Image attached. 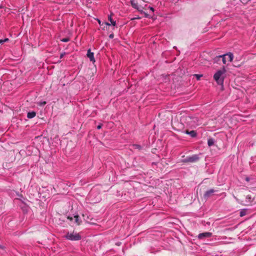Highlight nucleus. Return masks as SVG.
Here are the masks:
<instances>
[{"instance_id":"obj_31","label":"nucleus","mask_w":256,"mask_h":256,"mask_svg":"<svg viewBox=\"0 0 256 256\" xmlns=\"http://www.w3.org/2000/svg\"><path fill=\"white\" fill-rule=\"evenodd\" d=\"M246 180L247 181H248V180H249L248 178H246Z\"/></svg>"},{"instance_id":"obj_4","label":"nucleus","mask_w":256,"mask_h":256,"mask_svg":"<svg viewBox=\"0 0 256 256\" xmlns=\"http://www.w3.org/2000/svg\"><path fill=\"white\" fill-rule=\"evenodd\" d=\"M222 61L224 64H226L228 62H231L234 58V56L232 53L229 52L226 54L222 55Z\"/></svg>"},{"instance_id":"obj_11","label":"nucleus","mask_w":256,"mask_h":256,"mask_svg":"<svg viewBox=\"0 0 256 256\" xmlns=\"http://www.w3.org/2000/svg\"><path fill=\"white\" fill-rule=\"evenodd\" d=\"M74 220L75 222L77 225H80V224L81 221L80 220V217L76 215L74 216Z\"/></svg>"},{"instance_id":"obj_15","label":"nucleus","mask_w":256,"mask_h":256,"mask_svg":"<svg viewBox=\"0 0 256 256\" xmlns=\"http://www.w3.org/2000/svg\"><path fill=\"white\" fill-rule=\"evenodd\" d=\"M108 20L110 22H111V24L113 26H115L116 24V21H114L112 18V16H109L108 17Z\"/></svg>"},{"instance_id":"obj_10","label":"nucleus","mask_w":256,"mask_h":256,"mask_svg":"<svg viewBox=\"0 0 256 256\" xmlns=\"http://www.w3.org/2000/svg\"><path fill=\"white\" fill-rule=\"evenodd\" d=\"M36 116V112H28L27 114V118H32L35 117Z\"/></svg>"},{"instance_id":"obj_28","label":"nucleus","mask_w":256,"mask_h":256,"mask_svg":"<svg viewBox=\"0 0 256 256\" xmlns=\"http://www.w3.org/2000/svg\"><path fill=\"white\" fill-rule=\"evenodd\" d=\"M98 22L100 25H102V26L103 25L102 24H101V21L99 20H98Z\"/></svg>"},{"instance_id":"obj_30","label":"nucleus","mask_w":256,"mask_h":256,"mask_svg":"<svg viewBox=\"0 0 256 256\" xmlns=\"http://www.w3.org/2000/svg\"><path fill=\"white\" fill-rule=\"evenodd\" d=\"M144 14L145 16H146V17H148V14L146 13V12H144Z\"/></svg>"},{"instance_id":"obj_2","label":"nucleus","mask_w":256,"mask_h":256,"mask_svg":"<svg viewBox=\"0 0 256 256\" xmlns=\"http://www.w3.org/2000/svg\"><path fill=\"white\" fill-rule=\"evenodd\" d=\"M226 72L224 67L222 70H218L214 76V78L218 84H221L223 83L224 78L222 74Z\"/></svg>"},{"instance_id":"obj_25","label":"nucleus","mask_w":256,"mask_h":256,"mask_svg":"<svg viewBox=\"0 0 256 256\" xmlns=\"http://www.w3.org/2000/svg\"><path fill=\"white\" fill-rule=\"evenodd\" d=\"M68 218L70 220H72L74 218L72 217L68 216Z\"/></svg>"},{"instance_id":"obj_17","label":"nucleus","mask_w":256,"mask_h":256,"mask_svg":"<svg viewBox=\"0 0 256 256\" xmlns=\"http://www.w3.org/2000/svg\"><path fill=\"white\" fill-rule=\"evenodd\" d=\"M246 214V212L244 210H242L240 212V216H245Z\"/></svg>"},{"instance_id":"obj_18","label":"nucleus","mask_w":256,"mask_h":256,"mask_svg":"<svg viewBox=\"0 0 256 256\" xmlns=\"http://www.w3.org/2000/svg\"><path fill=\"white\" fill-rule=\"evenodd\" d=\"M70 40L69 38H64L62 40V41L63 42H68Z\"/></svg>"},{"instance_id":"obj_22","label":"nucleus","mask_w":256,"mask_h":256,"mask_svg":"<svg viewBox=\"0 0 256 256\" xmlns=\"http://www.w3.org/2000/svg\"><path fill=\"white\" fill-rule=\"evenodd\" d=\"M148 8L152 12H154V8L152 7L148 6Z\"/></svg>"},{"instance_id":"obj_23","label":"nucleus","mask_w":256,"mask_h":256,"mask_svg":"<svg viewBox=\"0 0 256 256\" xmlns=\"http://www.w3.org/2000/svg\"><path fill=\"white\" fill-rule=\"evenodd\" d=\"M104 24L106 26H110V24L108 22H102V24Z\"/></svg>"},{"instance_id":"obj_1","label":"nucleus","mask_w":256,"mask_h":256,"mask_svg":"<svg viewBox=\"0 0 256 256\" xmlns=\"http://www.w3.org/2000/svg\"><path fill=\"white\" fill-rule=\"evenodd\" d=\"M130 2L132 6L141 12H143V10L146 9V5L144 3L146 2L144 0H131Z\"/></svg>"},{"instance_id":"obj_14","label":"nucleus","mask_w":256,"mask_h":256,"mask_svg":"<svg viewBox=\"0 0 256 256\" xmlns=\"http://www.w3.org/2000/svg\"><path fill=\"white\" fill-rule=\"evenodd\" d=\"M214 140L212 138H210L208 140V146H210L212 145H214Z\"/></svg>"},{"instance_id":"obj_26","label":"nucleus","mask_w":256,"mask_h":256,"mask_svg":"<svg viewBox=\"0 0 256 256\" xmlns=\"http://www.w3.org/2000/svg\"><path fill=\"white\" fill-rule=\"evenodd\" d=\"M102 128V125H98L97 126L98 129H100V128Z\"/></svg>"},{"instance_id":"obj_8","label":"nucleus","mask_w":256,"mask_h":256,"mask_svg":"<svg viewBox=\"0 0 256 256\" xmlns=\"http://www.w3.org/2000/svg\"><path fill=\"white\" fill-rule=\"evenodd\" d=\"M87 56L90 58V60L92 62H95V60L94 58V53L91 52L90 50L89 49L88 50L87 52Z\"/></svg>"},{"instance_id":"obj_3","label":"nucleus","mask_w":256,"mask_h":256,"mask_svg":"<svg viewBox=\"0 0 256 256\" xmlns=\"http://www.w3.org/2000/svg\"><path fill=\"white\" fill-rule=\"evenodd\" d=\"M66 238L70 240H78L81 239V236L79 234L76 232L68 233L66 236Z\"/></svg>"},{"instance_id":"obj_5","label":"nucleus","mask_w":256,"mask_h":256,"mask_svg":"<svg viewBox=\"0 0 256 256\" xmlns=\"http://www.w3.org/2000/svg\"><path fill=\"white\" fill-rule=\"evenodd\" d=\"M199 158L197 155H193L187 158L184 160V162H194L198 160Z\"/></svg>"},{"instance_id":"obj_9","label":"nucleus","mask_w":256,"mask_h":256,"mask_svg":"<svg viewBox=\"0 0 256 256\" xmlns=\"http://www.w3.org/2000/svg\"><path fill=\"white\" fill-rule=\"evenodd\" d=\"M215 192L216 190H214V189H210L208 190H207L204 195V198H208V197L210 196Z\"/></svg>"},{"instance_id":"obj_12","label":"nucleus","mask_w":256,"mask_h":256,"mask_svg":"<svg viewBox=\"0 0 256 256\" xmlns=\"http://www.w3.org/2000/svg\"><path fill=\"white\" fill-rule=\"evenodd\" d=\"M214 62L220 64V62L222 60V56H219L215 57L214 60Z\"/></svg>"},{"instance_id":"obj_16","label":"nucleus","mask_w":256,"mask_h":256,"mask_svg":"<svg viewBox=\"0 0 256 256\" xmlns=\"http://www.w3.org/2000/svg\"><path fill=\"white\" fill-rule=\"evenodd\" d=\"M9 39L8 38H6L4 40H0V44H3L4 42H8Z\"/></svg>"},{"instance_id":"obj_21","label":"nucleus","mask_w":256,"mask_h":256,"mask_svg":"<svg viewBox=\"0 0 256 256\" xmlns=\"http://www.w3.org/2000/svg\"><path fill=\"white\" fill-rule=\"evenodd\" d=\"M198 80H200V78L202 76V75H198V74H195L194 75Z\"/></svg>"},{"instance_id":"obj_6","label":"nucleus","mask_w":256,"mask_h":256,"mask_svg":"<svg viewBox=\"0 0 256 256\" xmlns=\"http://www.w3.org/2000/svg\"><path fill=\"white\" fill-rule=\"evenodd\" d=\"M254 198H252V196L250 194H248L246 197L245 203L244 204L245 206L250 205L252 202H253Z\"/></svg>"},{"instance_id":"obj_13","label":"nucleus","mask_w":256,"mask_h":256,"mask_svg":"<svg viewBox=\"0 0 256 256\" xmlns=\"http://www.w3.org/2000/svg\"><path fill=\"white\" fill-rule=\"evenodd\" d=\"M186 134H190L192 138L195 137L196 135V133L194 130H191L190 132L186 130Z\"/></svg>"},{"instance_id":"obj_20","label":"nucleus","mask_w":256,"mask_h":256,"mask_svg":"<svg viewBox=\"0 0 256 256\" xmlns=\"http://www.w3.org/2000/svg\"><path fill=\"white\" fill-rule=\"evenodd\" d=\"M46 104V102H40L39 105L40 106H44Z\"/></svg>"},{"instance_id":"obj_7","label":"nucleus","mask_w":256,"mask_h":256,"mask_svg":"<svg viewBox=\"0 0 256 256\" xmlns=\"http://www.w3.org/2000/svg\"><path fill=\"white\" fill-rule=\"evenodd\" d=\"M212 235V234L211 232H203L200 234H198V238L200 239H202L204 238H209Z\"/></svg>"},{"instance_id":"obj_27","label":"nucleus","mask_w":256,"mask_h":256,"mask_svg":"<svg viewBox=\"0 0 256 256\" xmlns=\"http://www.w3.org/2000/svg\"><path fill=\"white\" fill-rule=\"evenodd\" d=\"M140 17H136V18H132V20H134L140 19Z\"/></svg>"},{"instance_id":"obj_19","label":"nucleus","mask_w":256,"mask_h":256,"mask_svg":"<svg viewBox=\"0 0 256 256\" xmlns=\"http://www.w3.org/2000/svg\"><path fill=\"white\" fill-rule=\"evenodd\" d=\"M134 148H137V149H138V150H140V148H141V146L140 145H138V144L134 145Z\"/></svg>"},{"instance_id":"obj_29","label":"nucleus","mask_w":256,"mask_h":256,"mask_svg":"<svg viewBox=\"0 0 256 256\" xmlns=\"http://www.w3.org/2000/svg\"><path fill=\"white\" fill-rule=\"evenodd\" d=\"M64 56V54H62L60 56V58H62Z\"/></svg>"},{"instance_id":"obj_24","label":"nucleus","mask_w":256,"mask_h":256,"mask_svg":"<svg viewBox=\"0 0 256 256\" xmlns=\"http://www.w3.org/2000/svg\"><path fill=\"white\" fill-rule=\"evenodd\" d=\"M114 34H110L109 36V38H114Z\"/></svg>"}]
</instances>
